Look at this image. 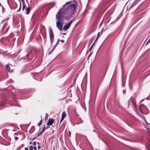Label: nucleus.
I'll use <instances>...</instances> for the list:
<instances>
[{"label": "nucleus", "mask_w": 150, "mask_h": 150, "mask_svg": "<svg viewBox=\"0 0 150 150\" xmlns=\"http://www.w3.org/2000/svg\"><path fill=\"white\" fill-rule=\"evenodd\" d=\"M71 2H68L65 3L63 6L62 8L60 9L58 13L56 15V18L58 21L56 22V26L59 30L60 31L62 30V25L63 24V20L64 18H67L69 12L65 10V7Z\"/></svg>", "instance_id": "f257e3e1"}, {"label": "nucleus", "mask_w": 150, "mask_h": 150, "mask_svg": "<svg viewBox=\"0 0 150 150\" xmlns=\"http://www.w3.org/2000/svg\"><path fill=\"white\" fill-rule=\"evenodd\" d=\"M74 20V19H72L70 22L65 25L64 26L63 29L65 31H66L67 30L70 28L71 25L73 23Z\"/></svg>", "instance_id": "f03ea898"}, {"label": "nucleus", "mask_w": 150, "mask_h": 150, "mask_svg": "<svg viewBox=\"0 0 150 150\" xmlns=\"http://www.w3.org/2000/svg\"><path fill=\"white\" fill-rule=\"evenodd\" d=\"M76 4H73L69 6L68 8L70 9L71 10L74 11L76 10Z\"/></svg>", "instance_id": "7ed1b4c3"}, {"label": "nucleus", "mask_w": 150, "mask_h": 150, "mask_svg": "<svg viewBox=\"0 0 150 150\" xmlns=\"http://www.w3.org/2000/svg\"><path fill=\"white\" fill-rule=\"evenodd\" d=\"M6 100L5 99H3L0 101V107H4V105L6 104Z\"/></svg>", "instance_id": "20e7f679"}, {"label": "nucleus", "mask_w": 150, "mask_h": 150, "mask_svg": "<svg viewBox=\"0 0 150 150\" xmlns=\"http://www.w3.org/2000/svg\"><path fill=\"white\" fill-rule=\"evenodd\" d=\"M49 31L50 37H54V35L53 32L51 28H49Z\"/></svg>", "instance_id": "39448f33"}, {"label": "nucleus", "mask_w": 150, "mask_h": 150, "mask_svg": "<svg viewBox=\"0 0 150 150\" xmlns=\"http://www.w3.org/2000/svg\"><path fill=\"white\" fill-rule=\"evenodd\" d=\"M54 121V120L52 119H49L47 123V125H51L53 123Z\"/></svg>", "instance_id": "423d86ee"}, {"label": "nucleus", "mask_w": 150, "mask_h": 150, "mask_svg": "<svg viewBox=\"0 0 150 150\" xmlns=\"http://www.w3.org/2000/svg\"><path fill=\"white\" fill-rule=\"evenodd\" d=\"M66 116V114L65 111H64L62 112V118L64 119Z\"/></svg>", "instance_id": "0eeeda50"}, {"label": "nucleus", "mask_w": 150, "mask_h": 150, "mask_svg": "<svg viewBox=\"0 0 150 150\" xmlns=\"http://www.w3.org/2000/svg\"><path fill=\"white\" fill-rule=\"evenodd\" d=\"M45 130V127H43L42 130V131L39 133V134L37 135L38 136L41 135L43 132H44Z\"/></svg>", "instance_id": "6e6552de"}, {"label": "nucleus", "mask_w": 150, "mask_h": 150, "mask_svg": "<svg viewBox=\"0 0 150 150\" xmlns=\"http://www.w3.org/2000/svg\"><path fill=\"white\" fill-rule=\"evenodd\" d=\"M30 11V8L28 7L26 8V14H28Z\"/></svg>", "instance_id": "1a4fd4ad"}, {"label": "nucleus", "mask_w": 150, "mask_h": 150, "mask_svg": "<svg viewBox=\"0 0 150 150\" xmlns=\"http://www.w3.org/2000/svg\"><path fill=\"white\" fill-rule=\"evenodd\" d=\"M6 70L8 71H9L10 68L9 67L8 64H7V65H6Z\"/></svg>", "instance_id": "9d476101"}, {"label": "nucleus", "mask_w": 150, "mask_h": 150, "mask_svg": "<svg viewBox=\"0 0 150 150\" xmlns=\"http://www.w3.org/2000/svg\"><path fill=\"white\" fill-rule=\"evenodd\" d=\"M50 40L51 43L52 44L53 42L54 37H50Z\"/></svg>", "instance_id": "9b49d317"}, {"label": "nucleus", "mask_w": 150, "mask_h": 150, "mask_svg": "<svg viewBox=\"0 0 150 150\" xmlns=\"http://www.w3.org/2000/svg\"><path fill=\"white\" fill-rule=\"evenodd\" d=\"M78 121L79 122H78V124H79L80 123L82 122H83V121H82V120L81 119V118H78Z\"/></svg>", "instance_id": "f8f14e48"}, {"label": "nucleus", "mask_w": 150, "mask_h": 150, "mask_svg": "<svg viewBox=\"0 0 150 150\" xmlns=\"http://www.w3.org/2000/svg\"><path fill=\"white\" fill-rule=\"evenodd\" d=\"M140 116L145 121H146L144 115H140Z\"/></svg>", "instance_id": "ddd939ff"}, {"label": "nucleus", "mask_w": 150, "mask_h": 150, "mask_svg": "<svg viewBox=\"0 0 150 150\" xmlns=\"http://www.w3.org/2000/svg\"><path fill=\"white\" fill-rule=\"evenodd\" d=\"M42 123V120H41L40 122L38 123V125L39 126H40Z\"/></svg>", "instance_id": "4468645a"}, {"label": "nucleus", "mask_w": 150, "mask_h": 150, "mask_svg": "<svg viewBox=\"0 0 150 150\" xmlns=\"http://www.w3.org/2000/svg\"><path fill=\"white\" fill-rule=\"evenodd\" d=\"M25 7V5L24 4V3H23V6L22 7V10L24 11Z\"/></svg>", "instance_id": "2eb2a0df"}, {"label": "nucleus", "mask_w": 150, "mask_h": 150, "mask_svg": "<svg viewBox=\"0 0 150 150\" xmlns=\"http://www.w3.org/2000/svg\"><path fill=\"white\" fill-rule=\"evenodd\" d=\"M94 43L93 44H92V45H91V47H90V50H89L90 51L91 50H92V48H93V45H94Z\"/></svg>", "instance_id": "dca6fc26"}, {"label": "nucleus", "mask_w": 150, "mask_h": 150, "mask_svg": "<svg viewBox=\"0 0 150 150\" xmlns=\"http://www.w3.org/2000/svg\"><path fill=\"white\" fill-rule=\"evenodd\" d=\"M54 48H53V49H52L51 50V51L49 52H48V55H50V54H51V52H52L53 51V50H54Z\"/></svg>", "instance_id": "f3484780"}, {"label": "nucleus", "mask_w": 150, "mask_h": 150, "mask_svg": "<svg viewBox=\"0 0 150 150\" xmlns=\"http://www.w3.org/2000/svg\"><path fill=\"white\" fill-rule=\"evenodd\" d=\"M33 147L32 146H30L29 147V149L30 150H33Z\"/></svg>", "instance_id": "a211bd4d"}, {"label": "nucleus", "mask_w": 150, "mask_h": 150, "mask_svg": "<svg viewBox=\"0 0 150 150\" xmlns=\"http://www.w3.org/2000/svg\"><path fill=\"white\" fill-rule=\"evenodd\" d=\"M100 32H99L98 33V35H97V38H98L99 37V36H100Z\"/></svg>", "instance_id": "6ab92c4d"}, {"label": "nucleus", "mask_w": 150, "mask_h": 150, "mask_svg": "<svg viewBox=\"0 0 150 150\" xmlns=\"http://www.w3.org/2000/svg\"><path fill=\"white\" fill-rule=\"evenodd\" d=\"M21 3H20V8H19V9H18V10L17 11H20V10H21Z\"/></svg>", "instance_id": "aec40b11"}, {"label": "nucleus", "mask_w": 150, "mask_h": 150, "mask_svg": "<svg viewBox=\"0 0 150 150\" xmlns=\"http://www.w3.org/2000/svg\"><path fill=\"white\" fill-rule=\"evenodd\" d=\"M36 142H33V145H34V146H35L36 145Z\"/></svg>", "instance_id": "412c9836"}, {"label": "nucleus", "mask_w": 150, "mask_h": 150, "mask_svg": "<svg viewBox=\"0 0 150 150\" xmlns=\"http://www.w3.org/2000/svg\"><path fill=\"white\" fill-rule=\"evenodd\" d=\"M29 53H28L27 55H26V59H28V57H29Z\"/></svg>", "instance_id": "4be33fe9"}, {"label": "nucleus", "mask_w": 150, "mask_h": 150, "mask_svg": "<svg viewBox=\"0 0 150 150\" xmlns=\"http://www.w3.org/2000/svg\"><path fill=\"white\" fill-rule=\"evenodd\" d=\"M64 119V118H63L62 117L61 119V120L60 121V124L63 121V120Z\"/></svg>", "instance_id": "5701e85b"}, {"label": "nucleus", "mask_w": 150, "mask_h": 150, "mask_svg": "<svg viewBox=\"0 0 150 150\" xmlns=\"http://www.w3.org/2000/svg\"><path fill=\"white\" fill-rule=\"evenodd\" d=\"M15 139L16 140H17V139H18V137H15Z\"/></svg>", "instance_id": "b1692460"}, {"label": "nucleus", "mask_w": 150, "mask_h": 150, "mask_svg": "<svg viewBox=\"0 0 150 150\" xmlns=\"http://www.w3.org/2000/svg\"><path fill=\"white\" fill-rule=\"evenodd\" d=\"M33 148L34 149V150H37V148L36 147H35V146Z\"/></svg>", "instance_id": "393cba45"}, {"label": "nucleus", "mask_w": 150, "mask_h": 150, "mask_svg": "<svg viewBox=\"0 0 150 150\" xmlns=\"http://www.w3.org/2000/svg\"><path fill=\"white\" fill-rule=\"evenodd\" d=\"M92 52L89 55V56L88 57V58L90 57V56L91 55V54H92Z\"/></svg>", "instance_id": "a878e982"}, {"label": "nucleus", "mask_w": 150, "mask_h": 150, "mask_svg": "<svg viewBox=\"0 0 150 150\" xmlns=\"http://www.w3.org/2000/svg\"><path fill=\"white\" fill-rule=\"evenodd\" d=\"M60 41H61L63 43L64 42V40H61Z\"/></svg>", "instance_id": "bb28decb"}, {"label": "nucleus", "mask_w": 150, "mask_h": 150, "mask_svg": "<svg viewBox=\"0 0 150 150\" xmlns=\"http://www.w3.org/2000/svg\"><path fill=\"white\" fill-rule=\"evenodd\" d=\"M144 100V99H142V100L140 102V103H141L142 102H143Z\"/></svg>", "instance_id": "cd10ccee"}, {"label": "nucleus", "mask_w": 150, "mask_h": 150, "mask_svg": "<svg viewBox=\"0 0 150 150\" xmlns=\"http://www.w3.org/2000/svg\"><path fill=\"white\" fill-rule=\"evenodd\" d=\"M40 146L39 145V146H38V149H40Z\"/></svg>", "instance_id": "c85d7f7f"}, {"label": "nucleus", "mask_w": 150, "mask_h": 150, "mask_svg": "<svg viewBox=\"0 0 150 150\" xmlns=\"http://www.w3.org/2000/svg\"><path fill=\"white\" fill-rule=\"evenodd\" d=\"M25 150H28V149L27 148H25Z\"/></svg>", "instance_id": "c756f323"}, {"label": "nucleus", "mask_w": 150, "mask_h": 150, "mask_svg": "<svg viewBox=\"0 0 150 150\" xmlns=\"http://www.w3.org/2000/svg\"><path fill=\"white\" fill-rule=\"evenodd\" d=\"M98 38H97V37L96 39V40L94 42V43L95 42V41L98 39Z\"/></svg>", "instance_id": "7c9ffc66"}, {"label": "nucleus", "mask_w": 150, "mask_h": 150, "mask_svg": "<svg viewBox=\"0 0 150 150\" xmlns=\"http://www.w3.org/2000/svg\"><path fill=\"white\" fill-rule=\"evenodd\" d=\"M150 38L149 39V40H148V42H147L146 44H147V43H148V42H150Z\"/></svg>", "instance_id": "2f4dec72"}, {"label": "nucleus", "mask_w": 150, "mask_h": 150, "mask_svg": "<svg viewBox=\"0 0 150 150\" xmlns=\"http://www.w3.org/2000/svg\"><path fill=\"white\" fill-rule=\"evenodd\" d=\"M22 2L23 3L24 2V0H21Z\"/></svg>", "instance_id": "473e14b6"}, {"label": "nucleus", "mask_w": 150, "mask_h": 150, "mask_svg": "<svg viewBox=\"0 0 150 150\" xmlns=\"http://www.w3.org/2000/svg\"><path fill=\"white\" fill-rule=\"evenodd\" d=\"M8 28H7V29H6V30H7L6 32H7V30H8Z\"/></svg>", "instance_id": "72a5a7b5"}, {"label": "nucleus", "mask_w": 150, "mask_h": 150, "mask_svg": "<svg viewBox=\"0 0 150 150\" xmlns=\"http://www.w3.org/2000/svg\"><path fill=\"white\" fill-rule=\"evenodd\" d=\"M37 144H38V145H39V144L38 142Z\"/></svg>", "instance_id": "f704fd0d"}, {"label": "nucleus", "mask_w": 150, "mask_h": 150, "mask_svg": "<svg viewBox=\"0 0 150 150\" xmlns=\"http://www.w3.org/2000/svg\"><path fill=\"white\" fill-rule=\"evenodd\" d=\"M31 143H31V142H30V144H31Z\"/></svg>", "instance_id": "c9c22d12"}, {"label": "nucleus", "mask_w": 150, "mask_h": 150, "mask_svg": "<svg viewBox=\"0 0 150 150\" xmlns=\"http://www.w3.org/2000/svg\"><path fill=\"white\" fill-rule=\"evenodd\" d=\"M93 131V132H95V130H94Z\"/></svg>", "instance_id": "e433bc0d"}, {"label": "nucleus", "mask_w": 150, "mask_h": 150, "mask_svg": "<svg viewBox=\"0 0 150 150\" xmlns=\"http://www.w3.org/2000/svg\"><path fill=\"white\" fill-rule=\"evenodd\" d=\"M67 10H68V8H67Z\"/></svg>", "instance_id": "4c0bfd02"}, {"label": "nucleus", "mask_w": 150, "mask_h": 150, "mask_svg": "<svg viewBox=\"0 0 150 150\" xmlns=\"http://www.w3.org/2000/svg\"><path fill=\"white\" fill-rule=\"evenodd\" d=\"M59 40L58 39V41Z\"/></svg>", "instance_id": "58836bf2"}, {"label": "nucleus", "mask_w": 150, "mask_h": 150, "mask_svg": "<svg viewBox=\"0 0 150 150\" xmlns=\"http://www.w3.org/2000/svg\"><path fill=\"white\" fill-rule=\"evenodd\" d=\"M48 127H47V128Z\"/></svg>", "instance_id": "ea45409f"}]
</instances>
